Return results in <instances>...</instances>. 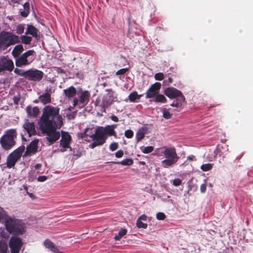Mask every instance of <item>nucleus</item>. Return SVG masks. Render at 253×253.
I'll list each match as a JSON object with an SVG mask.
<instances>
[{"instance_id":"obj_1","label":"nucleus","mask_w":253,"mask_h":253,"mask_svg":"<svg viewBox=\"0 0 253 253\" xmlns=\"http://www.w3.org/2000/svg\"><path fill=\"white\" fill-rule=\"evenodd\" d=\"M0 222L4 224L5 229L10 234L18 236L26 232V224L22 220L10 217L7 212L0 207Z\"/></svg>"},{"instance_id":"obj_2","label":"nucleus","mask_w":253,"mask_h":253,"mask_svg":"<svg viewBox=\"0 0 253 253\" xmlns=\"http://www.w3.org/2000/svg\"><path fill=\"white\" fill-rule=\"evenodd\" d=\"M18 133L16 128H9L4 131L0 138V144L2 149L8 151L16 145Z\"/></svg>"},{"instance_id":"obj_3","label":"nucleus","mask_w":253,"mask_h":253,"mask_svg":"<svg viewBox=\"0 0 253 253\" xmlns=\"http://www.w3.org/2000/svg\"><path fill=\"white\" fill-rule=\"evenodd\" d=\"M163 154L166 159L161 161V164L164 168L173 166L179 159L174 147H165Z\"/></svg>"},{"instance_id":"obj_4","label":"nucleus","mask_w":253,"mask_h":253,"mask_svg":"<svg viewBox=\"0 0 253 253\" xmlns=\"http://www.w3.org/2000/svg\"><path fill=\"white\" fill-rule=\"evenodd\" d=\"M18 36L7 31L0 32V48L5 50L9 46L18 43Z\"/></svg>"},{"instance_id":"obj_5","label":"nucleus","mask_w":253,"mask_h":253,"mask_svg":"<svg viewBox=\"0 0 253 253\" xmlns=\"http://www.w3.org/2000/svg\"><path fill=\"white\" fill-rule=\"evenodd\" d=\"M57 127H59L57 122L51 120L47 115H45V113H43L40 119V128L42 131L48 134L55 131Z\"/></svg>"},{"instance_id":"obj_6","label":"nucleus","mask_w":253,"mask_h":253,"mask_svg":"<svg viewBox=\"0 0 253 253\" xmlns=\"http://www.w3.org/2000/svg\"><path fill=\"white\" fill-rule=\"evenodd\" d=\"M90 138L93 142L89 145V148H94L96 146L103 145L107 140V137L105 136L103 126L97 127L95 132L91 134Z\"/></svg>"},{"instance_id":"obj_7","label":"nucleus","mask_w":253,"mask_h":253,"mask_svg":"<svg viewBox=\"0 0 253 253\" xmlns=\"http://www.w3.org/2000/svg\"><path fill=\"white\" fill-rule=\"evenodd\" d=\"M35 52L34 49L27 50L15 60L16 66L22 67L31 64L35 59Z\"/></svg>"},{"instance_id":"obj_8","label":"nucleus","mask_w":253,"mask_h":253,"mask_svg":"<svg viewBox=\"0 0 253 253\" xmlns=\"http://www.w3.org/2000/svg\"><path fill=\"white\" fill-rule=\"evenodd\" d=\"M25 149V146L21 145L8 155L7 158L6 165L9 169H11V168L15 166L17 162L21 157Z\"/></svg>"},{"instance_id":"obj_9","label":"nucleus","mask_w":253,"mask_h":253,"mask_svg":"<svg viewBox=\"0 0 253 253\" xmlns=\"http://www.w3.org/2000/svg\"><path fill=\"white\" fill-rule=\"evenodd\" d=\"M59 110L58 108L47 106L43 108V113H45V115H47V117L52 120L56 121L58 124L59 127H60L62 126L63 122L61 116L59 115Z\"/></svg>"},{"instance_id":"obj_10","label":"nucleus","mask_w":253,"mask_h":253,"mask_svg":"<svg viewBox=\"0 0 253 253\" xmlns=\"http://www.w3.org/2000/svg\"><path fill=\"white\" fill-rule=\"evenodd\" d=\"M23 242L21 238L12 236L9 240V247L11 250V253H19L22 247Z\"/></svg>"},{"instance_id":"obj_11","label":"nucleus","mask_w":253,"mask_h":253,"mask_svg":"<svg viewBox=\"0 0 253 253\" xmlns=\"http://www.w3.org/2000/svg\"><path fill=\"white\" fill-rule=\"evenodd\" d=\"M44 73L41 70L36 69L27 70L26 79L33 82H39L43 78Z\"/></svg>"},{"instance_id":"obj_12","label":"nucleus","mask_w":253,"mask_h":253,"mask_svg":"<svg viewBox=\"0 0 253 253\" xmlns=\"http://www.w3.org/2000/svg\"><path fill=\"white\" fill-rule=\"evenodd\" d=\"M14 63L12 60L4 57L0 58V73L4 71L11 72L14 69Z\"/></svg>"},{"instance_id":"obj_13","label":"nucleus","mask_w":253,"mask_h":253,"mask_svg":"<svg viewBox=\"0 0 253 253\" xmlns=\"http://www.w3.org/2000/svg\"><path fill=\"white\" fill-rule=\"evenodd\" d=\"M162 84L160 83L156 82L152 84L147 90L145 95L146 98H152L156 96L159 92Z\"/></svg>"},{"instance_id":"obj_14","label":"nucleus","mask_w":253,"mask_h":253,"mask_svg":"<svg viewBox=\"0 0 253 253\" xmlns=\"http://www.w3.org/2000/svg\"><path fill=\"white\" fill-rule=\"evenodd\" d=\"M24 130L27 132L29 136L36 135L37 131L35 128V125L34 122H30L28 120H26L23 125Z\"/></svg>"},{"instance_id":"obj_15","label":"nucleus","mask_w":253,"mask_h":253,"mask_svg":"<svg viewBox=\"0 0 253 253\" xmlns=\"http://www.w3.org/2000/svg\"><path fill=\"white\" fill-rule=\"evenodd\" d=\"M164 93L167 97L171 99L176 98L181 95H183L182 92L180 91V90L173 87L166 88L164 91Z\"/></svg>"},{"instance_id":"obj_16","label":"nucleus","mask_w":253,"mask_h":253,"mask_svg":"<svg viewBox=\"0 0 253 253\" xmlns=\"http://www.w3.org/2000/svg\"><path fill=\"white\" fill-rule=\"evenodd\" d=\"M39 142V140L38 139H35L32 141L29 145L26 147L24 156H26L31 154H35L38 151Z\"/></svg>"},{"instance_id":"obj_17","label":"nucleus","mask_w":253,"mask_h":253,"mask_svg":"<svg viewBox=\"0 0 253 253\" xmlns=\"http://www.w3.org/2000/svg\"><path fill=\"white\" fill-rule=\"evenodd\" d=\"M71 141V137L68 133H65V135H63L61 136L60 140V145L64 148V150L62 151H65L67 148H69L70 150H72L71 146H70V143Z\"/></svg>"},{"instance_id":"obj_18","label":"nucleus","mask_w":253,"mask_h":253,"mask_svg":"<svg viewBox=\"0 0 253 253\" xmlns=\"http://www.w3.org/2000/svg\"><path fill=\"white\" fill-rule=\"evenodd\" d=\"M114 101V96L113 93H106L102 99V106L106 108L111 105Z\"/></svg>"},{"instance_id":"obj_19","label":"nucleus","mask_w":253,"mask_h":253,"mask_svg":"<svg viewBox=\"0 0 253 253\" xmlns=\"http://www.w3.org/2000/svg\"><path fill=\"white\" fill-rule=\"evenodd\" d=\"M26 112L29 117L36 118L40 113V109L38 107L35 106L33 108L29 105L26 107Z\"/></svg>"},{"instance_id":"obj_20","label":"nucleus","mask_w":253,"mask_h":253,"mask_svg":"<svg viewBox=\"0 0 253 253\" xmlns=\"http://www.w3.org/2000/svg\"><path fill=\"white\" fill-rule=\"evenodd\" d=\"M90 96V94L88 91H83L79 96V103L83 106L86 105L89 102Z\"/></svg>"},{"instance_id":"obj_21","label":"nucleus","mask_w":253,"mask_h":253,"mask_svg":"<svg viewBox=\"0 0 253 253\" xmlns=\"http://www.w3.org/2000/svg\"><path fill=\"white\" fill-rule=\"evenodd\" d=\"M92 131V128L86 127L84 132H80L77 134L78 138H82L84 140L86 141H89L90 140L88 139V137L90 138L91 134H93Z\"/></svg>"},{"instance_id":"obj_22","label":"nucleus","mask_w":253,"mask_h":253,"mask_svg":"<svg viewBox=\"0 0 253 253\" xmlns=\"http://www.w3.org/2000/svg\"><path fill=\"white\" fill-rule=\"evenodd\" d=\"M24 48L22 44L18 43L17 45H15L12 51V54L13 58L15 59V61L18 59V58L22 54Z\"/></svg>"},{"instance_id":"obj_23","label":"nucleus","mask_w":253,"mask_h":253,"mask_svg":"<svg viewBox=\"0 0 253 253\" xmlns=\"http://www.w3.org/2000/svg\"><path fill=\"white\" fill-rule=\"evenodd\" d=\"M26 35H31L35 38H39L38 30L33 25H28L25 32Z\"/></svg>"},{"instance_id":"obj_24","label":"nucleus","mask_w":253,"mask_h":253,"mask_svg":"<svg viewBox=\"0 0 253 253\" xmlns=\"http://www.w3.org/2000/svg\"><path fill=\"white\" fill-rule=\"evenodd\" d=\"M116 127V125L107 126L103 127V128L105 132V135L107 138L108 136H114L116 137L117 133L114 130V128Z\"/></svg>"},{"instance_id":"obj_25","label":"nucleus","mask_w":253,"mask_h":253,"mask_svg":"<svg viewBox=\"0 0 253 253\" xmlns=\"http://www.w3.org/2000/svg\"><path fill=\"white\" fill-rule=\"evenodd\" d=\"M63 92L65 97H67L69 99H70L71 98L74 97V96H75L77 92V90L74 86H71L67 88L64 89L63 90Z\"/></svg>"},{"instance_id":"obj_26","label":"nucleus","mask_w":253,"mask_h":253,"mask_svg":"<svg viewBox=\"0 0 253 253\" xmlns=\"http://www.w3.org/2000/svg\"><path fill=\"white\" fill-rule=\"evenodd\" d=\"M47 135L48 136L46 137V139L50 143H53L56 141V140H57L60 137L59 132L56 131V130L51 133H49Z\"/></svg>"},{"instance_id":"obj_27","label":"nucleus","mask_w":253,"mask_h":253,"mask_svg":"<svg viewBox=\"0 0 253 253\" xmlns=\"http://www.w3.org/2000/svg\"><path fill=\"white\" fill-rule=\"evenodd\" d=\"M185 97L184 95H181L175 98V100L170 104V106L173 107L179 108L181 107L183 103L185 101Z\"/></svg>"},{"instance_id":"obj_28","label":"nucleus","mask_w":253,"mask_h":253,"mask_svg":"<svg viewBox=\"0 0 253 253\" xmlns=\"http://www.w3.org/2000/svg\"><path fill=\"white\" fill-rule=\"evenodd\" d=\"M39 99L40 102L43 104H48L51 101V95L48 92L43 93L42 95L39 96Z\"/></svg>"},{"instance_id":"obj_29","label":"nucleus","mask_w":253,"mask_h":253,"mask_svg":"<svg viewBox=\"0 0 253 253\" xmlns=\"http://www.w3.org/2000/svg\"><path fill=\"white\" fill-rule=\"evenodd\" d=\"M32 38L31 36H28L27 35H24L21 36H18V43L21 42L23 44H31Z\"/></svg>"},{"instance_id":"obj_30","label":"nucleus","mask_w":253,"mask_h":253,"mask_svg":"<svg viewBox=\"0 0 253 253\" xmlns=\"http://www.w3.org/2000/svg\"><path fill=\"white\" fill-rule=\"evenodd\" d=\"M24 9L20 11V14L23 17H27L30 13V3L26 1L23 5Z\"/></svg>"},{"instance_id":"obj_31","label":"nucleus","mask_w":253,"mask_h":253,"mask_svg":"<svg viewBox=\"0 0 253 253\" xmlns=\"http://www.w3.org/2000/svg\"><path fill=\"white\" fill-rule=\"evenodd\" d=\"M142 96V95H138L136 91H133L129 94L128 98L131 102H136Z\"/></svg>"},{"instance_id":"obj_32","label":"nucleus","mask_w":253,"mask_h":253,"mask_svg":"<svg viewBox=\"0 0 253 253\" xmlns=\"http://www.w3.org/2000/svg\"><path fill=\"white\" fill-rule=\"evenodd\" d=\"M216 150L221 154H226L228 151V146L226 143L218 144L216 146Z\"/></svg>"},{"instance_id":"obj_33","label":"nucleus","mask_w":253,"mask_h":253,"mask_svg":"<svg viewBox=\"0 0 253 253\" xmlns=\"http://www.w3.org/2000/svg\"><path fill=\"white\" fill-rule=\"evenodd\" d=\"M111 163L123 166H131L133 164V161L131 159H126L120 162H112Z\"/></svg>"},{"instance_id":"obj_34","label":"nucleus","mask_w":253,"mask_h":253,"mask_svg":"<svg viewBox=\"0 0 253 253\" xmlns=\"http://www.w3.org/2000/svg\"><path fill=\"white\" fill-rule=\"evenodd\" d=\"M127 234V230L126 228H121L118 235L115 236L114 239L116 240H120L123 236Z\"/></svg>"},{"instance_id":"obj_35","label":"nucleus","mask_w":253,"mask_h":253,"mask_svg":"<svg viewBox=\"0 0 253 253\" xmlns=\"http://www.w3.org/2000/svg\"><path fill=\"white\" fill-rule=\"evenodd\" d=\"M154 101L155 102L166 103L167 98L164 95H162V94H159L158 93L155 97Z\"/></svg>"},{"instance_id":"obj_36","label":"nucleus","mask_w":253,"mask_h":253,"mask_svg":"<svg viewBox=\"0 0 253 253\" xmlns=\"http://www.w3.org/2000/svg\"><path fill=\"white\" fill-rule=\"evenodd\" d=\"M14 73L18 75L21 76L22 77H24L26 79L27 78V70H25L19 69L18 68H16L15 69H13Z\"/></svg>"},{"instance_id":"obj_37","label":"nucleus","mask_w":253,"mask_h":253,"mask_svg":"<svg viewBox=\"0 0 253 253\" xmlns=\"http://www.w3.org/2000/svg\"><path fill=\"white\" fill-rule=\"evenodd\" d=\"M145 137V132L143 130L139 129L135 134V138L137 142L141 140Z\"/></svg>"},{"instance_id":"obj_38","label":"nucleus","mask_w":253,"mask_h":253,"mask_svg":"<svg viewBox=\"0 0 253 253\" xmlns=\"http://www.w3.org/2000/svg\"><path fill=\"white\" fill-rule=\"evenodd\" d=\"M25 24H18L16 28V33L18 35H21L24 33V30L25 29Z\"/></svg>"},{"instance_id":"obj_39","label":"nucleus","mask_w":253,"mask_h":253,"mask_svg":"<svg viewBox=\"0 0 253 253\" xmlns=\"http://www.w3.org/2000/svg\"><path fill=\"white\" fill-rule=\"evenodd\" d=\"M7 245L2 240H0V253H8Z\"/></svg>"},{"instance_id":"obj_40","label":"nucleus","mask_w":253,"mask_h":253,"mask_svg":"<svg viewBox=\"0 0 253 253\" xmlns=\"http://www.w3.org/2000/svg\"><path fill=\"white\" fill-rule=\"evenodd\" d=\"M163 117L167 119H170L172 117V114L170 113L169 110L167 108H163L162 110Z\"/></svg>"},{"instance_id":"obj_41","label":"nucleus","mask_w":253,"mask_h":253,"mask_svg":"<svg viewBox=\"0 0 253 253\" xmlns=\"http://www.w3.org/2000/svg\"><path fill=\"white\" fill-rule=\"evenodd\" d=\"M213 164H206L201 166V169L204 171L210 170L212 169Z\"/></svg>"},{"instance_id":"obj_42","label":"nucleus","mask_w":253,"mask_h":253,"mask_svg":"<svg viewBox=\"0 0 253 253\" xmlns=\"http://www.w3.org/2000/svg\"><path fill=\"white\" fill-rule=\"evenodd\" d=\"M154 148V147L153 146H148L144 147L143 149H141V151L144 154H149V153L153 151Z\"/></svg>"},{"instance_id":"obj_43","label":"nucleus","mask_w":253,"mask_h":253,"mask_svg":"<svg viewBox=\"0 0 253 253\" xmlns=\"http://www.w3.org/2000/svg\"><path fill=\"white\" fill-rule=\"evenodd\" d=\"M136 226L138 228L144 229H146L148 227V225L147 223H144L142 222L141 220H140V219L137 220Z\"/></svg>"},{"instance_id":"obj_44","label":"nucleus","mask_w":253,"mask_h":253,"mask_svg":"<svg viewBox=\"0 0 253 253\" xmlns=\"http://www.w3.org/2000/svg\"><path fill=\"white\" fill-rule=\"evenodd\" d=\"M141 8H142L144 5H149L150 4V0H137Z\"/></svg>"},{"instance_id":"obj_45","label":"nucleus","mask_w":253,"mask_h":253,"mask_svg":"<svg viewBox=\"0 0 253 253\" xmlns=\"http://www.w3.org/2000/svg\"><path fill=\"white\" fill-rule=\"evenodd\" d=\"M109 149L112 151H114L117 150L118 148V143L114 142L110 144L109 146Z\"/></svg>"},{"instance_id":"obj_46","label":"nucleus","mask_w":253,"mask_h":253,"mask_svg":"<svg viewBox=\"0 0 253 253\" xmlns=\"http://www.w3.org/2000/svg\"><path fill=\"white\" fill-rule=\"evenodd\" d=\"M53 243H52V242H51V240L49 239H46L44 240L43 244L45 247L50 249L52 245H53Z\"/></svg>"},{"instance_id":"obj_47","label":"nucleus","mask_w":253,"mask_h":253,"mask_svg":"<svg viewBox=\"0 0 253 253\" xmlns=\"http://www.w3.org/2000/svg\"><path fill=\"white\" fill-rule=\"evenodd\" d=\"M133 132L131 130L128 129L125 132V135L126 138H130L133 136Z\"/></svg>"},{"instance_id":"obj_48","label":"nucleus","mask_w":253,"mask_h":253,"mask_svg":"<svg viewBox=\"0 0 253 253\" xmlns=\"http://www.w3.org/2000/svg\"><path fill=\"white\" fill-rule=\"evenodd\" d=\"M164 78V74L162 73H157L154 75V78L156 80L161 81Z\"/></svg>"},{"instance_id":"obj_49","label":"nucleus","mask_w":253,"mask_h":253,"mask_svg":"<svg viewBox=\"0 0 253 253\" xmlns=\"http://www.w3.org/2000/svg\"><path fill=\"white\" fill-rule=\"evenodd\" d=\"M156 217L158 220H164L166 218V215L163 212H158L157 213Z\"/></svg>"},{"instance_id":"obj_50","label":"nucleus","mask_w":253,"mask_h":253,"mask_svg":"<svg viewBox=\"0 0 253 253\" xmlns=\"http://www.w3.org/2000/svg\"><path fill=\"white\" fill-rule=\"evenodd\" d=\"M50 250L52 251L53 253H60L59 249L55 246V245L54 243L52 244Z\"/></svg>"},{"instance_id":"obj_51","label":"nucleus","mask_w":253,"mask_h":253,"mask_svg":"<svg viewBox=\"0 0 253 253\" xmlns=\"http://www.w3.org/2000/svg\"><path fill=\"white\" fill-rule=\"evenodd\" d=\"M128 70V68H123L121 69L116 73V75H124L126 73V72H127Z\"/></svg>"},{"instance_id":"obj_52","label":"nucleus","mask_w":253,"mask_h":253,"mask_svg":"<svg viewBox=\"0 0 253 253\" xmlns=\"http://www.w3.org/2000/svg\"><path fill=\"white\" fill-rule=\"evenodd\" d=\"M182 183V180L179 178H176L173 180L172 184L175 186H178Z\"/></svg>"},{"instance_id":"obj_53","label":"nucleus","mask_w":253,"mask_h":253,"mask_svg":"<svg viewBox=\"0 0 253 253\" xmlns=\"http://www.w3.org/2000/svg\"><path fill=\"white\" fill-rule=\"evenodd\" d=\"M21 97L20 95L18 96H15L13 97V101L15 104H18L19 101H20Z\"/></svg>"},{"instance_id":"obj_54","label":"nucleus","mask_w":253,"mask_h":253,"mask_svg":"<svg viewBox=\"0 0 253 253\" xmlns=\"http://www.w3.org/2000/svg\"><path fill=\"white\" fill-rule=\"evenodd\" d=\"M124 155V152L122 150H120L116 152L115 156L117 158H121Z\"/></svg>"},{"instance_id":"obj_55","label":"nucleus","mask_w":253,"mask_h":253,"mask_svg":"<svg viewBox=\"0 0 253 253\" xmlns=\"http://www.w3.org/2000/svg\"><path fill=\"white\" fill-rule=\"evenodd\" d=\"M47 176L45 175H41L39 176L37 179L38 181L40 182H43L47 180Z\"/></svg>"},{"instance_id":"obj_56","label":"nucleus","mask_w":253,"mask_h":253,"mask_svg":"<svg viewBox=\"0 0 253 253\" xmlns=\"http://www.w3.org/2000/svg\"><path fill=\"white\" fill-rule=\"evenodd\" d=\"M79 103V99L78 98H74L73 99V107H75L77 105H78V104Z\"/></svg>"},{"instance_id":"obj_57","label":"nucleus","mask_w":253,"mask_h":253,"mask_svg":"<svg viewBox=\"0 0 253 253\" xmlns=\"http://www.w3.org/2000/svg\"><path fill=\"white\" fill-rule=\"evenodd\" d=\"M201 192L204 193V192H205L206 190V185L205 184H202L201 185Z\"/></svg>"},{"instance_id":"obj_58","label":"nucleus","mask_w":253,"mask_h":253,"mask_svg":"<svg viewBox=\"0 0 253 253\" xmlns=\"http://www.w3.org/2000/svg\"><path fill=\"white\" fill-rule=\"evenodd\" d=\"M112 120L115 122H118L119 121L118 117L117 116L113 115L111 117Z\"/></svg>"},{"instance_id":"obj_59","label":"nucleus","mask_w":253,"mask_h":253,"mask_svg":"<svg viewBox=\"0 0 253 253\" xmlns=\"http://www.w3.org/2000/svg\"><path fill=\"white\" fill-rule=\"evenodd\" d=\"M138 219H139L140 220H146L147 219V216L145 214H142L140 216V217L138 218Z\"/></svg>"},{"instance_id":"obj_60","label":"nucleus","mask_w":253,"mask_h":253,"mask_svg":"<svg viewBox=\"0 0 253 253\" xmlns=\"http://www.w3.org/2000/svg\"><path fill=\"white\" fill-rule=\"evenodd\" d=\"M41 165L40 164H36L35 166V169H39L41 168Z\"/></svg>"},{"instance_id":"obj_61","label":"nucleus","mask_w":253,"mask_h":253,"mask_svg":"<svg viewBox=\"0 0 253 253\" xmlns=\"http://www.w3.org/2000/svg\"><path fill=\"white\" fill-rule=\"evenodd\" d=\"M195 159V157L193 156H190L188 157V160L190 161H193Z\"/></svg>"},{"instance_id":"obj_62","label":"nucleus","mask_w":253,"mask_h":253,"mask_svg":"<svg viewBox=\"0 0 253 253\" xmlns=\"http://www.w3.org/2000/svg\"><path fill=\"white\" fill-rule=\"evenodd\" d=\"M168 80L169 84L172 83L173 82L172 79L170 77L169 78Z\"/></svg>"},{"instance_id":"obj_63","label":"nucleus","mask_w":253,"mask_h":253,"mask_svg":"<svg viewBox=\"0 0 253 253\" xmlns=\"http://www.w3.org/2000/svg\"><path fill=\"white\" fill-rule=\"evenodd\" d=\"M20 0H11L14 3H18Z\"/></svg>"},{"instance_id":"obj_64","label":"nucleus","mask_w":253,"mask_h":253,"mask_svg":"<svg viewBox=\"0 0 253 253\" xmlns=\"http://www.w3.org/2000/svg\"><path fill=\"white\" fill-rule=\"evenodd\" d=\"M60 70V73H64V70L62 69H59Z\"/></svg>"}]
</instances>
